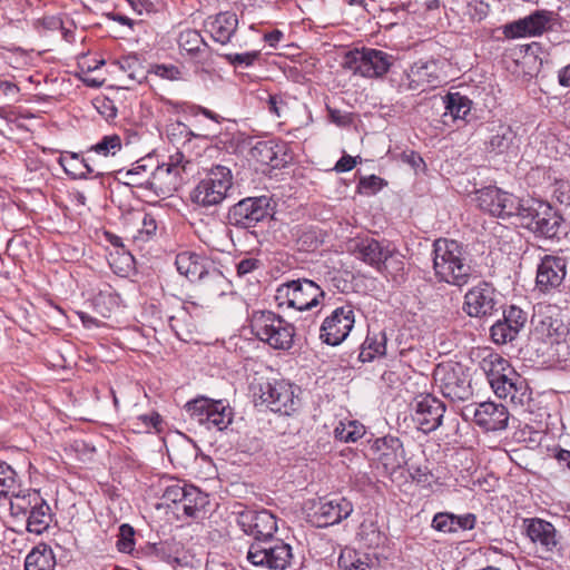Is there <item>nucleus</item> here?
<instances>
[{"label": "nucleus", "mask_w": 570, "mask_h": 570, "mask_svg": "<svg viewBox=\"0 0 570 570\" xmlns=\"http://www.w3.org/2000/svg\"><path fill=\"white\" fill-rule=\"evenodd\" d=\"M432 256L434 276L441 283L462 288L478 277L466 246L459 240L436 238L432 244Z\"/></svg>", "instance_id": "nucleus-1"}, {"label": "nucleus", "mask_w": 570, "mask_h": 570, "mask_svg": "<svg viewBox=\"0 0 570 570\" xmlns=\"http://www.w3.org/2000/svg\"><path fill=\"white\" fill-rule=\"evenodd\" d=\"M255 406L274 413L291 415L299 406L293 384L285 380H259L252 384Z\"/></svg>", "instance_id": "nucleus-2"}, {"label": "nucleus", "mask_w": 570, "mask_h": 570, "mask_svg": "<svg viewBox=\"0 0 570 570\" xmlns=\"http://www.w3.org/2000/svg\"><path fill=\"white\" fill-rule=\"evenodd\" d=\"M186 309L180 306L176 296H164L163 299H149L142 306V321L154 331L165 332L170 328L180 336L183 323L186 322Z\"/></svg>", "instance_id": "nucleus-3"}, {"label": "nucleus", "mask_w": 570, "mask_h": 570, "mask_svg": "<svg viewBox=\"0 0 570 570\" xmlns=\"http://www.w3.org/2000/svg\"><path fill=\"white\" fill-rule=\"evenodd\" d=\"M482 368L498 397L510 399L512 403L522 402L524 381L508 358H483Z\"/></svg>", "instance_id": "nucleus-4"}, {"label": "nucleus", "mask_w": 570, "mask_h": 570, "mask_svg": "<svg viewBox=\"0 0 570 570\" xmlns=\"http://www.w3.org/2000/svg\"><path fill=\"white\" fill-rule=\"evenodd\" d=\"M250 328L262 342L275 350L287 351L293 345L295 327L274 312H254Z\"/></svg>", "instance_id": "nucleus-5"}, {"label": "nucleus", "mask_w": 570, "mask_h": 570, "mask_svg": "<svg viewBox=\"0 0 570 570\" xmlns=\"http://www.w3.org/2000/svg\"><path fill=\"white\" fill-rule=\"evenodd\" d=\"M232 186L233 175L230 168L215 165L206 171L204 178L191 190L190 199L200 207L216 206L227 197Z\"/></svg>", "instance_id": "nucleus-6"}, {"label": "nucleus", "mask_w": 570, "mask_h": 570, "mask_svg": "<svg viewBox=\"0 0 570 570\" xmlns=\"http://www.w3.org/2000/svg\"><path fill=\"white\" fill-rule=\"evenodd\" d=\"M274 217V206L268 196L246 197L229 207L228 224L240 229L250 230L259 224L268 223Z\"/></svg>", "instance_id": "nucleus-7"}, {"label": "nucleus", "mask_w": 570, "mask_h": 570, "mask_svg": "<svg viewBox=\"0 0 570 570\" xmlns=\"http://www.w3.org/2000/svg\"><path fill=\"white\" fill-rule=\"evenodd\" d=\"M324 297L323 289L307 278L293 279L276 288L275 302L279 308L286 306L297 311H309Z\"/></svg>", "instance_id": "nucleus-8"}, {"label": "nucleus", "mask_w": 570, "mask_h": 570, "mask_svg": "<svg viewBox=\"0 0 570 570\" xmlns=\"http://www.w3.org/2000/svg\"><path fill=\"white\" fill-rule=\"evenodd\" d=\"M434 377L440 382L443 395L452 401H466L473 394L470 368L456 360L438 364Z\"/></svg>", "instance_id": "nucleus-9"}, {"label": "nucleus", "mask_w": 570, "mask_h": 570, "mask_svg": "<svg viewBox=\"0 0 570 570\" xmlns=\"http://www.w3.org/2000/svg\"><path fill=\"white\" fill-rule=\"evenodd\" d=\"M392 63V55L379 49L363 47L346 52L343 66L362 77L377 78L387 73Z\"/></svg>", "instance_id": "nucleus-10"}, {"label": "nucleus", "mask_w": 570, "mask_h": 570, "mask_svg": "<svg viewBox=\"0 0 570 570\" xmlns=\"http://www.w3.org/2000/svg\"><path fill=\"white\" fill-rule=\"evenodd\" d=\"M247 560L254 566L266 567L271 570H287L292 568V547L274 537L254 541L248 549Z\"/></svg>", "instance_id": "nucleus-11"}, {"label": "nucleus", "mask_w": 570, "mask_h": 570, "mask_svg": "<svg viewBox=\"0 0 570 570\" xmlns=\"http://www.w3.org/2000/svg\"><path fill=\"white\" fill-rule=\"evenodd\" d=\"M175 265L178 273L190 282L214 285L223 293L224 275L205 256L188 250L181 252L177 254Z\"/></svg>", "instance_id": "nucleus-12"}, {"label": "nucleus", "mask_w": 570, "mask_h": 570, "mask_svg": "<svg viewBox=\"0 0 570 570\" xmlns=\"http://www.w3.org/2000/svg\"><path fill=\"white\" fill-rule=\"evenodd\" d=\"M462 308L470 317H490L501 308L500 293L492 283L481 281L465 293Z\"/></svg>", "instance_id": "nucleus-13"}, {"label": "nucleus", "mask_w": 570, "mask_h": 570, "mask_svg": "<svg viewBox=\"0 0 570 570\" xmlns=\"http://www.w3.org/2000/svg\"><path fill=\"white\" fill-rule=\"evenodd\" d=\"M475 195L479 208L493 217L507 219L518 213L521 198L497 186L483 187Z\"/></svg>", "instance_id": "nucleus-14"}, {"label": "nucleus", "mask_w": 570, "mask_h": 570, "mask_svg": "<svg viewBox=\"0 0 570 570\" xmlns=\"http://www.w3.org/2000/svg\"><path fill=\"white\" fill-rule=\"evenodd\" d=\"M531 324L533 325L532 337L543 343L558 344L563 335L562 322L558 318L554 305L538 304L534 307Z\"/></svg>", "instance_id": "nucleus-15"}, {"label": "nucleus", "mask_w": 570, "mask_h": 570, "mask_svg": "<svg viewBox=\"0 0 570 570\" xmlns=\"http://www.w3.org/2000/svg\"><path fill=\"white\" fill-rule=\"evenodd\" d=\"M237 524L254 541L272 539L277 531L275 515L265 509H244L237 512Z\"/></svg>", "instance_id": "nucleus-16"}, {"label": "nucleus", "mask_w": 570, "mask_h": 570, "mask_svg": "<svg viewBox=\"0 0 570 570\" xmlns=\"http://www.w3.org/2000/svg\"><path fill=\"white\" fill-rule=\"evenodd\" d=\"M354 322V311L351 305L337 307L323 321L320 338L327 345L336 346L347 337Z\"/></svg>", "instance_id": "nucleus-17"}, {"label": "nucleus", "mask_w": 570, "mask_h": 570, "mask_svg": "<svg viewBox=\"0 0 570 570\" xmlns=\"http://www.w3.org/2000/svg\"><path fill=\"white\" fill-rule=\"evenodd\" d=\"M156 165L151 157L137 160L127 170L120 169L116 173V179L127 186L138 187L148 190L163 191L160 177H156Z\"/></svg>", "instance_id": "nucleus-18"}, {"label": "nucleus", "mask_w": 570, "mask_h": 570, "mask_svg": "<svg viewBox=\"0 0 570 570\" xmlns=\"http://www.w3.org/2000/svg\"><path fill=\"white\" fill-rule=\"evenodd\" d=\"M442 66L436 59L430 58L426 60L420 59L414 62L409 72L406 73V82L401 87L405 90L425 91L429 88L439 87L443 79L441 77Z\"/></svg>", "instance_id": "nucleus-19"}, {"label": "nucleus", "mask_w": 570, "mask_h": 570, "mask_svg": "<svg viewBox=\"0 0 570 570\" xmlns=\"http://www.w3.org/2000/svg\"><path fill=\"white\" fill-rule=\"evenodd\" d=\"M463 416H472L474 423L487 432H497L507 429L509 412L502 404L483 402L476 406H466Z\"/></svg>", "instance_id": "nucleus-20"}, {"label": "nucleus", "mask_w": 570, "mask_h": 570, "mask_svg": "<svg viewBox=\"0 0 570 570\" xmlns=\"http://www.w3.org/2000/svg\"><path fill=\"white\" fill-rule=\"evenodd\" d=\"M567 275V259L558 255H544L537 268L535 286L548 294L558 289Z\"/></svg>", "instance_id": "nucleus-21"}, {"label": "nucleus", "mask_w": 570, "mask_h": 570, "mask_svg": "<svg viewBox=\"0 0 570 570\" xmlns=\"http://www.w3.org/2000/svg\"><path fill=\"white\" fill-rule=\"evenodd\" d=\"M552 17V11L535 10L524 18L505 24L503 35L509 39L541 36L548 30Z\"/></svg>", "instance_id": "nucleus-22"}, {"label": "nucleus", "mask_w": 570, "mask_h": 570, "mask_svg": "<svg viewBox=\"0 0 570 570\" xmlns=\"http://www.w3.org/2000/svg\"><path fill=\"white\" fill-rule=\"evenodd\" d=\"M413 409V421L422 432L430 433L441 425L445 405L439 399L430 394L420 395L415 399Z\"/></svg>", "instance_id": "nucleus-23"}, {"label": "nucleus", "mask_w": 570, "mask_h": 570, "mask_svg": "<svg viewBox=\"0 0 570 570\" xmlns=\"http://www.w3.org/2000/svg\"><path fill=\"white\" fill-rule=\"evenodd\" d=\"M391 243L382 239L377 240L373 237H356L348 242V250L360 261L368 266L377 269L382 265V259L390 253Z\"/></svg>", "instance_id": "nucleus-24"}, {"label": "nucleus", "mask_w": 570, "mask_h": 570, "mask_svg": "<svg viewBox=\"0 0 570 570\" xmlns=\"http://www.w3.org/2000/svg\"><path fill=\"white\" fill-rule=\"evenodd\" d=\"M204 29L213 41L226 46L234 45V38L238 29V17L233 11H222L208 16L204 20Z\"/></svg>", "instance_id": "nucleus-25"}, {"label": "nucleus", "mask_w": 570, "mask_h": 570, "mask_svg": "<svg viewBox=\"0 0 570 570\" xmlns=\"http://www.w3.org/2000/svg\"><path fill=\"white\" fill-rule=\"evenodd\" d=\"M253 159L272 168H283L291 160L287 145L282 140H259L249 150Z\"/></svg>", "instance_id": "nucleus-26"}, {"label": "nucleus", "mask_w": 570, "mask_h": 570, "mask_svg": "<svg viewBox=\"0 0 570 570\" xmlns=\"http://www.w3.org/2000/svg\"><path fill=\"white\" fill-rule=\"evenodd\" d=\"M178 46L181 51L194 63L202 68L209 67L214 63L213 49L204 40L202 33L194 29H186L179 33Z\"/></svg>", "instance_id": "nucleus-27"}, {"label": "nucleus", "mask_w": 570, "mask_h": 570, "mask_svg": "<svg viewBox=\"0 0 570 570\" xmlns=\"http://www.w3.org/2000/svg\"><path fill=\"white\" fill-rule=\"evenodd\" d=\"M523 523L529 539L544 552H560V539L552 523L538 518L525 519Z\"/></svg>", "instance_id": "nucleus-28"}, {"label": "nucleus", "mask_w": 570, "mask_h": 570, "mask_svg": "<svg viewBox=\"0 0 570 570\" xmlns=\"http://www.w3.org/2000/svg\"><path fill=\"white\" fill-rule=\"evenodd\" d=\"M377 452V459L385 470L394 472L405 463V451L400 439L394 436H384L376 439L373 444Z\"/></svg>", "instance_id": "nucleus-29"}, {"label": "nucleus", "mask_w": 570, "mask_h": 570, "mask_svg": "<svg viewBox=\"0 0 570 570\" xmlns=\"http://www.w3.org/2000/svg\"><path fill=\"white\" fill-rule=\"evenodd\" d=\"M353 512V504L345 498L335 497L321 501L315 511L318 527H328L340 523Z\"/></svg>", "instance_id": "nucleus-30"}, {"label": "nucleus", "mask_w": 570, "mask_h": 570, "mask_svg": "<svg viewBox=\"0 0 570 570\" xmlns=\"http://www.w3.org/2000/svg\"><path fill=\"white\" fill-rule=\"evenodd\" d=\"M58 163L71 179H86L90 175L95 178L104 177L102 171H98L94 167H88L83 154L63 151L58 158Z\"/></svg>", "instance_id": "nucleus-31"}, {"label": "nucleus", "mask_w": 570, "mask_h": 570, "mask_svg": "<svg viewBox=\"0 0 570 570\" xmlns=\"http://www.w3.org/2000/svg\"><path fill=\"white\" fill-rule=\"evenodd\" d=\"M539 214H541V218L539 219L538 225L532 226L529 232L539 238H559L560 230L564 223L562 215L549 203L546 207V210L543 213L539 212Z\"/></svg>", "instance_id": "nucleus-32"}, {"label": "nucleus", "mask_w": 570, "mask_h": 570, "mask_svg": "<svg viewBox=\"0 0 570 570\" xmlns=\"http://www.w3.org/2000/svg\"><path fill=\"white\" fill-rule=\"evenodd\" d=\"M518 138L508 125H499L485 141V150L494 155L514 153L518 149Z\"/></svg>", "instance_id": "nucleus-33"}, {"label": "nucleus", "mask_w": 570, "mask_h": 570, "mask_svg": "<svg viewBox=\"0 0 570 570\" xmlns=\"http://www.w3.org/2000/svg\"><path fill=\"white\" fill-rule=\"evenodd\" d=\"M442 99L445 109L443 114L444 124H448L446 117H450L453 121H466L473 106V101L468 96L459 91H450Z\"/></svg>", "instance_id": "nucleus-34"}, {"label": "nucleus", "mask_w": 570, "mask_h": 570, "mask_svg": "<svg viewBox=\"0 0 570 570\" xmlns=\"http://www.w3.org/2000/svg\"><path fill=\"white\" fill-rule=\"evenodd\" d=\"M548 202H543L537 198H528L520 199V205H518V213H515L514 217L519 219L520 225L530 230L532 226L538 225L539 219L541 218V214L539 212H544Z\"/></svg>", "instance_id": "nucleus-35"}, {"label": "nucleus", "mask_w": 570, "mask_h": 570, "mask_svg": "<svg viewBox=\"0 0 570 570\" xmlns=\"http://www.w3.org/2000/svg\"><path fill=\"white\" fill-rule=\"evenodd\" d=\"M189 161L186 160L185 155L176 150L168 157V161L163 165H156V177H160L163 180L164 176L168 178L169 185H176L181 178V174L186 171V166Z\"/></svg>", "instance_id": "nucleus-36"}, {"label": "nucleus", "mask_w": 570, "mask_h": 570, "mask_svg": "<svg viewBox=\"0 0 570 570\" xmlns=\"http://www.w3.org/2000/svg\"><path fill=\"white\" fill-rule=\"evenodd\" d=\"M120 301V295L110 285H106L94 296L91 305L98 315L109 317Z\"/></svg>", "instance_id": "nucleus-37"}, {"label": "nucleus", "mask_w": 570, "mask_h": 570, "mask_svg": "<svg viewBox=\"0 0 570 570\" xmlns=\"http://www.w3.org/2000/svg\"><path fill=\"white\" fill-rule=\"evenodd\" d=\"M51 519L50 507L41 499L37 507L28 513L27 530L31 533L41 534L48 529Z\"/></svg>", "instance_id": "nucleus-38"}, {"label": "nucleus", "mask_w": 570, "mask_h": 570, "mask_svg": "<svg viewBox=\"0 0 570 570\" xmlns=\"http://www.w3.org/2000/svg\"><path fill=\"white\" fill-rule=\"evenodd\" d=\"M41 499L38 491L20 493L14 490L7 500L10 502V510L13 515H26L37 507Z\"/></svg>", "instance_id": "nucleus-39"}, {"label": "nucleus", "mask_w": 570, "mask_h": 570, "mask_svg": "<svg viewBox=\"0 0 570 570\" xmlns=\"http://www.w3.org/2000/svg\"><path fill=\"white\" fill-rule=\"evenodd\" d=\"M233 421V411L223 401H214L212 410L207 413L205 425L207 429L215 428L223 431L228 428Z\"/></svg>", "instance_id": "nucleus-40"}, {"label": "nucleus", "mask_w": 570, "mask_h": 570, "mask_svg": "<svg viewBox=\"0 0 570 570\" xmlns=\"http://www.w3.org/2000/svg\"><path fill=\"white\" fill-rule=\"evenodd\" d=\"M208 504L207 494L203 493L198 488L191 485L186 491L181 501V509L189 518H196L198 513Z\"/></svg>", "instance_id": "nucleus-41"}, {"label": "nucleus", "mask_w": 570, "mask_h": 570, "mask_svg": "<svg viewBox=\"0 0 570 570\" xmlns=\"http://www.w3.org/2000/svg\"><path fill=\"white\" fill-rule=\"evenodd\" d=\"M117 65L122 70L129 80L141 83L144 80H148V69H145L140 59L136 55H128L121 57Z\"/></svg>", "instance_id": "nucleus-42"}, {"label": "nucleus", "mask_w": 570, "mask_h": 570, "mask_svg": "<svg viewBox=\"0 0 570 570\" xmlns=\"http://www.w3.org/2000/svg\"><path fill=\"white\" fill-rule=\"evenodd\" d=\"M55 556L51 549L36 548L28 553L24 561V570H53Z\"/></svg>", "instance_id": "nucleus-43"}, {"label": "nucleus", "mask_w": 570, "mask_h": 570, "mask_svg": "<svg viewBox=\"0 0 570 570\" xmlns=\"http://www.w3.org/2000/svg\"><path fill=\"white\" fill-rule=\"evenodd\" d=\"M390 253L386 258H383L382 265L376 271L381 274L390 275L394 279H397L399 276H403L404 272V261L401 253L396 249V247L391 243Z\"/></svg>", "instance_id": "nucleus-44"}, {"label": "nucleus", "mask_w": 570, "mask_h": 570, "mask_svg": "<svg viewBox=\"0 0 570 570\" xmlns=\"http://www.w3.org/2000/svg\"><path fill=\"white\" fill-rule=\"evenodd\" d=\"M214 400L205 396L196 397L185 405V411L188 413L191 420L199 424L205 425L207 413L212 410Z\"/></svg>", "instance_id": "nucleus-45"}, {"label": "nucleus", "mask_w": 570, "mask_h": 570, "mask_svg": "<svg viewBox=\"0 0 570 570\" xmlns=\"http://www.w3.org/2000/svg\"><path fill=\"white\" fill-rule=\"evenodd\" d=\"M220 57L235 69H245L253 67L259 60L261 51L226 52L222 53Z\"/></svg>", "instance_id": "nucleus-46"}, {"label": "nucleus", "mask_w": 570, "mask_h": 570, "mask_svg": "<svg viewBox=\"0 0 570 570\" xmlns=\"http://www.w3.org/2000/svg\"><path fill=\"white\" fill-rule=\"evenodd\" d=\"M365 433V428L357 421L340 422L334 429V435L343 442H355Z\"/></svg>", "instance_id": "nucleus-47"}, {"label": "nucleus", "mask_w": 570, "mask_h": 570, "mask_svg": "<svg viewBox=\"0 0 570 570\" xmlns=\"http://www.w3.org/2000/svg\"><path fill=\"white\" fill-rule=\"evenodd\" d=\"M122 148L121 138L117 134L104 136L96 145L91 146L86 154L96 153L108 157L115 156Z\"/></svg>", "instance_id": "nucleus-48"}, {"label": "nucleus", "mask_w": 570, "mask_h": 570, "mask_svg": "<svg viewBox=\"0 0 570 570\" xmlns=\"http://www.w3.org/2000/svg\"><path fill=\"white\" fill-rule=\"evenodd\" d=\"M18 488L17 473L6 462L0 461V501L8 499Z\"/></svg>", "instance_id": "nucleus-49"}, {"label": "nucleus", "mask_w": 570, "mask_h": 570, "mask_svg": "<svg viewBox=\"0 0 570 570\" xmlns=\"http://www.w3.org/2000/svg\"><path fill=\"white\" fill-rule=\"evenodd\" d=\"M151 76L163 80L179 81L183 79L184 72L181 68L173 63H153L148 68V79Z\"/></svg>", "instance_id": "nucleus-50"}, {"label": "nucleus", "mask_w": 570, "mask_h": 570, "mask_svg": "<svg viewBox=\"0 0 570 570\" xmlns=\"http://www.w3.org/2000/svg\"><path fill=\"white\" fill-rule=\"evenodd\" d=\"M158 223L153 213H144L141 218V227L134 235L135 243H147L157 235Z\"/></svg>", "instance_id": "nucleus-51"}, {"label": "nucleus", "mask_w": 570, "mask_h": 570, "mask_svg": "<svg viewBox=\"0 0 570 570\" xmlns=\"http://www.w3.org/2000/svg\"><path fill=\"white\" fill-rule=\"evenodd\" d=\"M166 104L171 106L175 109H179V110L189 112L193 116L203 115L204 117H206L207 119H209L216 124H220L224 120V118L220 115L214 112L213 110H210L208 108L199 106V105L188 104V102H184V101H171V100H168Z\"/></svg>", "instance_id": "nucleus-52"}, {"label": "nucleus", "mask_w": 570, "mask_h": 570, "mask_svg": "<svg viewBox=\"0 0 570 570\" xmlns=\"http://www.w3.org/2000/svg\"><path fill=\"white\" fill-rule=\"evenodd\" d=\"M385 354L386 336L384 333H380L379 336H366L358 356H384Z\"/></svg>", "instance_id": "nucleus-53"}, {"label": "nucleus", "mask_w": 570, "mask_h": 570, "mask_svg": "<svg viewBox=\"0 0 570 570\" xmlns=\"http://www.w3.org/2000/svg\"><path fill=\"white\" fill-rule=\"evenodd\" d=\"M502 321L520 333L528 322V313L521 307L512 304L503 309Z\"/></svg>", "instance_id": "nucleus-54"}, {"label": "nucleus", "mask_w": 570, "mask_h": 570, "mask_svg": "<svg viewBox=\"0 0 570 570\" xmlns=\"http://www.w3.org/2000/svg\"><path fill=\"white\" fill-rule=\"evenodd\" d=\"M491 338L495 344H507L518 337L520 333L510 327L502 320H498L490 328Z\"/></svg>", "instance_id": "nucleus-55"}, {"label": "nucleus", "mask_w": 570, "mask_h": 570, "mask_svg": "<svg viewBox=\"0 0 570 570\" xmlns=\"http://www.w3.org/2000/svg\"><path fill=\"white\" fill-rule=\"evenodd\" d=\"M265 108L277 118L285 117L289 110L287 99L283 94H268Z\"/></svg>", "instance_id": "nucleus-56"}, {"label": "nucleus", "mask_w": 570, "mask_h": 570, "mask_svg": "<svg viewBox=\"0 0 570 570\" xmlns=\"http://www.w3.org/2000/svg\"><path fill=\"white\" fill-rule=\"evenodd\" d=\"M327 118L337 127L347 128L355 122L356 115L353 112H345L340 109L326 105Z\"/></svg>", "instance_id": "nucleus-57"}, {"label": "nucleus", "mask_w": 570, "mask_h": 570, "mask_svg": "<svg viewBox=\"0 0 570 570\" xmlns=\"http://www.w3.org/2000/svg\"><path fill=\"white\" fill-rule=\"evenodd\" d=\"M338 567L341 570H374L371 564L363 561L356 554H352V552L340 556Z\"/></svg>", "instance_id": "nucleus-58"}, {"label": "nucleus", "mask_w": 570, "mask_h": 570, "mask_svg": "<svg viewBox=\"0 0 570 570\" xmlns=\"http://www.w3.org/2000/svg\"><path fill=\"white\" fill-rule=\"evenodd\" d=\"M385 184L384 179L376 175L362 177L357 184V191L360 194L372 195L381 190Z\"/></svg>", "instance_id": "nucleus-59"}, {"label": "nucleus", "mask_w": 570, "mask_h": 570, "mask_svg": "<svg viewBox=\"0 0 570 570\" xmlns=\"http://www.w3.org/2000/svg\"><path fill=\"white\" fill-rule=\"evenodd\" d=\"M432 527L445 533L456 532L454 514L448 512L436 513L432 520Z\"/></svg>", "instance_id": "nucleus-60"}, {"label": "nucleus", "mask_w": 570, "mask_h": 570, "mask_svg": "<svg viewBox=\"0 0 570 570\" xmlns=\"http://www.w3.org/2000/svg\"><path fill=\"white\" fill-rule=\"evenodd\" d=\"M134 529L129 524H122L119 528V539L117 548L120 552L129 553L134 549Z\"/></svg>", "instance_id": "nucleus-61"}, {"label": "nucleus", "mask_w": 570, "mask_h": 570, "mask_svg": "<svg viewBox=\"0 0 570 570\" xmlns=\"http://www.w3.org/2000/svg\"><path fill=\"white\" fill-rule=\"evenodd\" d=\"M189 487L190 485H188V484H180L179 482L170 484V485L166 487L163 498L167 502L181 504L184 495H185L186 491L189 490Z\"/></svg>", "instance_id": "nucleus-62"}, {"label": "nucleus", "mask_w": 570, "mask_h": 570, "mask_svg": "<svg viewBox=\"0 0 570 570\" xmlns=\"http://www.w3.org/2000/svg\"><path fill=\"white\" fill-rule=\"evenodd\" d=\"M96 108L99 111V114L106 119V120H112L117 117L118 109L114 102V100L104 97L101 99L96 100Z\"/></svg>", "instance_id": "nucleus-63"}, {"label": "nucleus", "mask_w": 570, "mask_h": 570, "mask_svg": "<svg viewBox=\"0 0 570 570\" xmlns=\"http://www.w3.org/2000/svg\"><path fill=\"white\" fill-rule=\"evenodd\" d=\"M263 266L261 259L255 257H245L236 264L237 276L244 277Z\"/></svg>", "instance_id": "nucleus-64"}]
</instances>
